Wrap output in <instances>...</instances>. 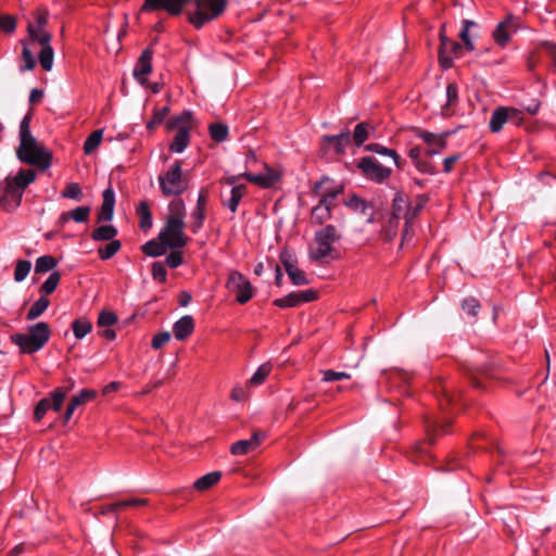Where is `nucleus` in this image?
I'll return each mask as SVG.
<instances>
[{
  "instance_id": "19",
  "label": "nucleus",
  "mask_w": 556,
  "mask_h": 556,
  "mask_svg": "<svg viewBox=\"0 0 556 556\" xmlns=\"http://www.w3.org/2000/svg\"><path fill=\"white\" fill-rule=\"evenodd\" d=\"M408 212H412V205L409 203L408 195L403 191H397L392 200V218H405L406 222H408Z\"/></svg>"
},
{
  "instance_id": "32",
  "label": "nucleus",
  "mask_w": 556,
  "mask_h": 556,
  "mask_svg": "<svg viewBox=\"0 0 556 556\" xmlns=\"http://www.w3.org/2000/svg\"><path fill=\"white\" fill-rule=\"evenodd\" d=\"M220 478H222L220 471L208 472V473L202 476L201 478H199L193 483V489H195L198 491H206V490L211 489L213 485H215L220 480Z\"/></svg>"
},
{
  "instance_id": "45",
  "label": "nucleus",
  "mask_w": 556,
  "mask_h": 556,
  "mask_svg": "<svg viewBox=\"0 0 556 556\" xmlns=\"http://www.w3.org/2000/svg\"><path fill=\"white\" fill-rule=\"evenodd\" d=\"M271 369L273 365L269 362L262 364L253 374V376L249 380V383L251 386H261L269 376Z\"/></svg>"
},
{
  "instance_id": "3",
  "label": "nucleus",
  "mask_w": 556,
  "mask_h": 556,
  "mask_svg": "<svg viewBox=\"0 0 556 556\" xmlns=\"http://www.w3.org/2000/svg\"><path fill=\"white\" fill-rule=\"evenodd\" d=\"M36 179L34 169L21 168L16 176L0 181V207L12 212L21 205L25 189Z\"/></svg>"
},
{
  "instance_id": "60",
  "label": "nucleus",
  "mask_w": 556,
  "mask_h": 556,
  "mask_svg": "<svg viewBox=\"0 0 556 556\" xmlns=\"http://www.w3.org/2000/svg\"><path fill=\"white\" fill-rule=\"evenodd\" d=\"M50 408L51 400L49 397L41 399L35 406L34 419L40 421Z\"/></svg>"
},
{
  "instance_id": "5",
  "label": "nucleus",
  "mask_w": 556,
  "mask_h": 556,
  "mask_svg": "<svg viewBox=\"0 0 556 556\" xmlns=\"http://www.w3.org/2000/svg\"><path fill=\"white\" fill-rule=\"evenodd\" d=\"M182 160H175L169 168L159 176L160 189L165 197H179L188 188V179L182 173Z\"/></svg>"
},
{
  "instance_id": "36",
  "label": "nucleus",
  "mask_w": 556,
  "mask_h": 556,
  "mask_svg": "<svg viewBox=\"0 0 556 556\" xmlns=\"http://www.w3.org/2000/svg\"><path fill=\"white\" fill-rule=\"evenodd\" d=\"M192 121V113L191 111H184L181 114L170 117L166 122V129L172 131L175 129H179L181 126H188L190 122Z\"/></svg>"
},
{
  "instance_id": "59",
  "label": "nucleus",
  "mask_w": 556,
  "mask_h": 556,
  "mask_svg": "<svg viewBox=\"0 0 556 556\" xmlns=\"http://www.w3.org/2000/svg\"><path fill=\"white\" fill-rule=\"evenodd\" d=\"M21 58L24 61V65L20 66L21 72L31 71L35 68L36 60L33 52L26 46L23 47Z\"/></svg>"
},
{
  "instance_id": "48",
  "label": "nucleus",
  "mask_w": 556,
  "mask_h": 556,
  "mask_svg": "<svg viewBox=\"0 0 556 556\" xmlns=\"http://www.w3.org/2000/svg\"><path fill=\"white\" fill-rule=\"evenodd\" d=\"M477 24L473 21L464 20L463 21V27L459 33L460 40L463 41L464 50L472 51L475 49L473 42L471 41L469 37V28L471 26H476Z\"/></svg>"
},
{
  "instance_id": "30",
  "label": "nucleus",
  "mask_w": 556,
  "mask_h": 556,
  "mask_svg": "<svg viewBox=\"0 0 556 556\" xmlns=\"http://www.w3.org/2000/svg\"><path fill=\"white\" fill-rule=\"evenodd\" d=\"M343 204L350 208L353 212L366 214L368 208H372V203L366 201L365 199L361 198L356 193H352L344 202Z\"/></svg>"
},
{
  "instance_id": "51",
  "label": "nucleus",
  "mask_w": 556,
  "mask_h": 556,
  "mask_svg": "<svg viewBox=\"0 0 556 556\" xmlns=\"http://www.w3.org/2000/svg\"><path fill=\"white\" fill-rule=\"evenodd\" d=\"M169 113V108L155 109L152 118L147 123L148 130H154L157 126L163 124L165 117Z\"/></svg>"
},
{
  "instance_id": "26",
  "label": "nucleus",
  "mask_w": 556,
  "mask_h": 556,
  "mask_svg": "<svg viewBox=\"0 0 556 556\" xmlns=\"http://www.w3.org/2000/svg\"><path fill=\"white\" fill-rule=\"evenodd\" d=\"M375 130L376 127L374 125L368 122H362L355 126L353 135L351 136V142L353 141L357 148L362 147Z\"/></svg>"
},
{
  "instance_id": "27",
  "label": "nucleus",
  "mask_w": 556,
  "mask_h": 556,
  "mask_svg": "<svg viewBox=\"0 0 556 556\" xmlns=\"http://www.w3.org/2000/svg\"><path fill=\"white\" fill-rule=\"evenodd\" d=\"M247 186L243 184L233 186L230 191V198L222 201L223 205L226 206L231 213H236L241 199L247 193Z\"/></svg>"
},
{
  "instance_id": "4",
  "label": "nucleus",
  "mask_w": 556,
  "mask_h": 556,
  "mask_svg": "<svg viewBox=\"0 0 556 556\" xmlns=\"http://www.w3.org/2000/svg\"><path fill=\"white\" fill-rule=\"evenodd\" d=\"M51 328L45 321L28 326L27 333H13L12 343L18 346L21 354H34L40 351L50 340Z\"/></svg>"
},
{
  "instance_id": "24",
  "label": "nucleus",
  "mask_w": 556,
  "mask_h": 556,
  "mask_svg": "<svg viewBox=\"0 0 556 556\" xmlns=\"http://www.w3.org/2000/svg\"><path fill=\"white\" fill-rule=\"evenodd\" d=\"M445 27H446L445 23H443L440 27V31H439L440 46H439L438 54H439L440 66L443 70H448V68L453 67L454 63H453L452 58L450 55H446V42L450 38L445 34Z\"/></svg>"
},
{
  "instance_id": "2",
  "label": "nucleus",
  "mask_w": 556,
  "mask_h": 556,
  "mask_svg": "<svg viewBox=\"0 0 556 556\" xmlns=\"http://www.w3.org/2000/svg\"><path fill=\"white\" fill-rule=\"evenodd\" d=\"M31 118L33 112L29 111L21 121L18 134L20 146L16 149V155L22 163L33 165L45 170L51 166L52 155L31 135Z\"/></svg>"
},
{
  "instance_id": "18",
  "label": "nucleus",
  "mask_w": 556,
  "mask_h": 556,
  "mask_svg": "<svg viewBox=\"0 0 556 556\" xmlns=\"http://www.w3.org/2000/svg\"><path fill=\"white\" fill-rule=\"evenodd\" d=\"M102 205L97 214V222H110L114 215L115 193L112 187L106 188L102 193Z\"/></svg>"
},
{
  "instance_id": "56",
  "label": "nucleus",
  "mask_w": 556,
  "mask_h": 556,
  "mask_svg": "<svg viewBox=\"0 0 556 556\" xmlns=\"http://www.w3.org/2000/svg\"><path fill=\"white\" fill-rule=\"evenodd\" d=\"M117 321L118 318L114 312L103 309L98 316L97 325L99 327H111L114 326Z\"/></svg>"
},
{
  "instance_id": "1",
  "label": "nucleus",
  "mask_w": 556,
  "mask_h": 556,
  "mask_svg": "<svg viewBox=\"0 0 556 556\" xmlns=\"http://www.w3.org/2000/svg\"><path fill=\"white\" fill-rule=\"evenodd\" d=\"M228 0H144L141 12L164 10L172 16L185 13L187 22L197 30L224 14Z\"/></svg>"
},
{
  "instance_id": "37",
  "label": "nucleus",
  "mask_w": 556,
  "mask_h": 556,
  "mask_svg": "<svg viewBox=\"0 0 556 556\" xmlns=\"http://www.w3.org/2000/svg\"><path fill=\"white\" fill-rule=\"evenodd\" d=\"M137 214L140 217V228L143 231L152 227V213L147 201H141L137 207Z\"/></svg>"
},
{
  "instance_id": "9",
  "label": "nucleus",
  "mask_w": 556,
  "mask_h": 556,
  "mask_svg": "<svg viewBox=\"0 0 556 556\" xmlns=\"http://www.w3.org/2000/svg\"><path fill=\"white\" fill-rule=\"evenodd\" d=\"M357 168L361 170L364 177L377 184H382L392 174L391 168L382 166L372 156H364L359 159L357 162Z\"/></svg>"
},
{
  "instance_id": "21",
  "label": "nucleus",
  "mask_w": 556,
  "mask_h": 556,
  "mask_svg": "<svg viewBox=\"0 0 556 556\" xmlns=\"http://www.w3.org/2000/svg\"><path fill=\"white\" fill-rule=\"evenodd\" d=\"M194 331V319L191 315H185L175 321L173 326V333L179 341H185Z\"/></svg>"
},
{
  "instance_id": "50",
  "label": "nucleus",
  "mask_w": 556,
  "mask_h": 556,
  "mask_svg": "<svg viewBox=\"0 0 556 556\" xmlns=\"http://www.w3.org/2000/svg\"><path fill=\"white\" fill-rule=\"evenodd\" d=\"M61 197L65 199H72L75 201H81L84 198L83 190L77 182H70L66 185L64 190L61 192Z\"/></svg>"
},
{
  "instance_id": "62",
  "label": "nucleus",
  "mask_w": 556,
  "mask_h": 556,
  "mask_svg": "<svg viewBox=\"0 0 556 556\" xmlns=\"http://www.w3.org/2000/svg\"><path fill=\"white\" fill-rule=\"evenodd\" d=\"M166 265L162 262H154L152 264V277L161 283H165L167 280Z\"/></svg>"
},
{
  "instance_id": "12",
  "label": "nucleus",
  "mask_w": 556,
  "mask_h": 556,
  "mask_svg": "<svg viewBox=\"0 0 556 556\" xmlns=\"http://www.w3.org/2000/svg\"><path fill=\"white\" fill-rule=\"evenodd\" d=\"M462 370L473 388L482 391L488 390L483 379L492 377L489 365H465Z\"/></svg>"
},
{
  "instance_id": "42",
  "label": "nucleus",
  "mask_w": 556,
  "mask_h": 556,
  "mask_svg": "<svg viewBox=\"0 0 556 556\" xmlns=\"http://www.w3.org/2000/svg\"><path fill=\"white\" fill-rule=\"evenodd\" d=\"M102 136H103V130L97 129V130L92 131L87 137V139L84 142L85 154H91L92 152H94L98 149V147L101 143Z\"/></svg>"
},
{
  "instance_id": "8",
  "label": "nucleus",
  "mask_w": 556,
  "mask_h": 556,
  "mask_svg": "<svg viewBox=\"0 0 556 556\" xmlns=\"http://www.w3.org/2000/svg\"><path fill=\"white\" fill-rule=\"evenodd\" d=\"M226 288L236 294V300L240 304L248 303L254 295V288L250 280L238 270L229 273Z\"/></svg>"
},
{
  "instance_id": "58",
  "label": "nucleus",
  "mask_w": 556,
  "mask_h": 556,
  "mask_svg": "<svg viewBox=\"0 0 556 556\" xmlns=\"http://www.w3.org/2000/svg\"><path fill=\"white\" fill-rule=\"evenodd\" d=\"M90 206H78L68 212L71 217L76 223H86L89 219Z\"/></svg>"
},
{
  "instance_id": "53",
  "label": "nucleus",
  "mask_w": 556,
  "mask_h": 556,
  "mask_svg": "<svg viewBox=\"0 0 556 556\" xmlns=\"http://www.w3.org/2000/svg\"><path fill=\"white\" fill-rule=\"evenodd\" d=\"M31 269V263L27 260H18L14 270V280L16 282L23 281Z\"/></svg>"
},
{
  "instance_id": "46",
  "label": "nucleus",
  "mask_w": 556,
  "mask_h": 556,
  "mask_svg": "<svg viewBox=\"0 0 556 556\" xmlns=\"http://www.w3.org/2000/svg\"><path fill=\"white\" fill-rule=\"evenodd\" d=\"M98 395V392L93 389H83L78 394L72 396L70 402L75 405V407H79L85 405L86 403L94 400Z\"/></svg>"
},
{
  "instance_id": "14",
  "label": "nucleus",
  "mask_w": 556,
  "mask_h": 556,
  "mask_svg": "<svg viewBox=\"0 0 556 556\" xmlns=\"http://www.w3.org/2000/svg\"><path fill=\"white\" fill-rule=\"evenodd\" d=\"M543 56H547L553 66L556 67V43L545 41L542 42L538 51H532L527 56V67L529 71H534Z\"/></svg>"
},
{
  "instance_id": "63",
  "label": "nucleus",
  "mask_w": 556,
  "mask_h": 556,
  "mask_svg": "<svg viewBox=\"0 0 556 556\" xmlns=\"http://www.w3.org/2000/svg\"><path fill=\"white\" fill-rule=\"evenodd\" d=\"M428 200H429V197L427 194L417 195L415 206H412V212H408V222L416 218L419 215V213L426 206Z\"/></svg>"
},
{
  "instance_id": "33",
  "label": "nucleus",
  "mask_w": 556,
  "mask_h": 556,
  "mask_svg": "<svg viewBox=\"0 0 556 556\" xmlns=\"http://www.w3.org/2000/svg\"><path fill=\"white\" fill-rule=\"evenodd\" d=\"M117 236V229L113 225H102L91 232L93 241H112Z\"/></svg>"
},
{
  "instance_id": "11",
  "label": "nucleus",
  "mask_w": 556,
  "mask_h": 556,
  "mask_svg": "<svg viewBox=\"0 0 556 556\" xmlns=\"http://www.w3.org/2000/svg\"><path fill=\"white\" fill-rule=\"evenodd\" d=\"M351 143V132L349 129L339 135H325L320 139V149L327 153L332 151L336 155L345 152V148Z\"/></svg>"
},
{
  "instance_id": "17",
  "label": "nucleus",
  "mask_w": 556,
  "mask_h": 556,
  "mask_svg": "<svg viewBox=\"0 0 556 556\" xmlns=\"http://www.w3.org/2000/svg\"><path fill=\"white\" fill-rule=\"evenodd\" d=\"M516 30V21L513 15H508L500 22L493 30V38L500 47H505L510 39L511 31Z\"/></svg>"
},
{
  "instance_id": "57",
  "label": "nucleus",
  "mask_w": 556,
  "mask_h": 556,
  "mask_svg": "<svg viewBox=\"0 0 556 556\" xmlns=\"http://www.w3.org/2000/svg\"><path fill=\"white\" fill-rule=\"evenodd\" d=\"M462 308L466 314L476 317L480 309V303L476 298L469 296L462 301Z\"/></svg>"
},
{
  "instance_id": "23",
  "label": "nucleus",
  "mask_w": 556,
  "mask_h": 556,
  "mask_svg": "<svg viewBox=\"0 0 556 556\" xmlns=\"http://www.w3.org/2000/svg\"><path fill=\"white\" fill-rule=\"evenodd\" d=\"M190 143V126H181L169 144L172 153H182Z\"/></svg>"
},
{
  "instance_id": "39",
  "label": "nucleus",
  "mask_w": 556,
  "mask_h": 556,
  "mask_svg": "<svg viewBox=\"0 0 556 556\" xmlns=\"http://www.w3.org/2000/svg\"><path fill=\"white\" fill-rule=\"evenodd\" d=\"M58 265V260L52 255H43L36 260L35 273L43 274L52 270Z\"/></svg>"
},
{
  "instance_id": "31",
  "label": "nucleus",
  "mask_w": 556,
  "mask_h": 556,
  "mask_svg": "<svg viewBox=\"0 0 556 556\" xmlns=\"http://www.w3.org/2000/svg\"><path fill=\"white\" fill-rule=\"evenodd\" d=\"M331 211L332 207L327 204H321V201L319 200L318 204L312 210L311 219L316 225H323L331 218Z\"/></svg>"
},
{
  "instance_id": "47",
  "label": "nucleus",
  "mask_w": 556,
  "mask_h": 556,
  "mask_svg": "<svg viewBox=\"0 0 556 556\" xmlns=\"http://www.w3.org/2000/svg\"><path fill=\"white\" fill-rule=\"evenodd\" d=\"M122 248L119 240H112L105 247L98 249V255L102 261L112 258Z\"/></svg>"
},
{
  "instance_id": "13",
  "label": "nucleus",
  "mask_w": 556,
  "mask_h": 556,
  "mask_svg": "<svg viewBox=\"0 0 556 556\" xmlns=\"http://www.w3.org/2000/svg\"><path fill=\"white\" fill-rule=\"evenodd\" d=\"M152 58L153 50L151 48H146L136 62L132 74L141 86L149 85L147 76L152 72Z\"/></svg>"
},
{
  "instance_id": "20",
  "label": "nucleus",
  "mask_w": 556,
  "mask_h": 556,
  "mask_svg": "<svg viewBox=\"0 0 556 556\" xmlns=\"http://www.w3.org/2000/svg\"><path fill=\"white\" fill-rule=\"evenodd\" d=\"M245 180L262 188H270L280 180V175L266 165L265 174H247Z\"/></svg>"
},
{
  "instance_id": "64",
  "label": "nucleus",
  "mask_w": 556,
  "mask_h": 556,
  "mask_svg": "<svg viewBox=\"0 0 556 556\" xmlns=\"http://www.w3.org/2000/svg\"><path fill=\"white\" fill-rule=\"evenodd\" d=\"M0 29L7 34H13L16 29V20L12 15L0 16Z\"/></svg>"
},
{
  "instance_id": "34",
  "label": "nucleus",
  "mask_w": 556,
  "mask_h": 556,
  "mask_svg": "<svg viewBox=\"0 0 556 556\" xmlns=\"http://www.w3.org/2000/svg\"><path fill=\"white\" fill-rule=\"evenodd\" d=\"M168 217L166 220H180L185 222V214H186V207L185 202L181 198L177 197L176 199L172 200L168 204Z\"/></svg>"
},
{
  "instance_id": "61",
  "label": "nucleus",
  "mask_w": 556,
  "mask_h": 556,
  "mask_svg": "<svg viewBox=\"0 0 556 556\" xmlns=\"http://www.w3.org/2000/svg\"><path fill=\"white\" fill-rule=\"evenodd\" d=\"M184 263V253L181 250H170L165 258V265L170 268H177Z\"/></svg>"
},
{
  "instance_id": "7",
  "label": "nucleus",
  "mask_w": 556,
  "mask_h": 556,
  "mask_svg": "<svg viewBox=\"0 0 556 556\" xmlns=\"http://www.w3.org/2000/svg\"><path fill=\"white\" fill-rule=\"evenodd\" d=\"M186 224L180 220H166L164 227L159 232L157 239L163 240L169 250H181L189 241L184 232Z\"/></svg>"
},
{
  "instance_id": "41",
  "label": "nucleus",
  "mask_w": 556,
  "mask_h": 556,
  "mask_svg": "<svg viewBox=\"0 0 556 556\" xmlns=\"http://www.w3.org/2000/svg\"><path fill=\"white\" fill-rule=\"evenodd\" d=\"M211 138L216 142H224L228 138L229 129L224 123H213L208 126Z\"/></svg>"
},
{
  "instance_id": "52",
  "label": "nucleus",
  "mask_w": 556,
  "mask_h": 556,
  "mask_svg": "<svg viewBox=\"0 0 556 556\" xmlns=\"http://www.w3.org/2000/svg\"><path fill=\"white\" fill-rule=\"evenodd\" d=\"M53 49L51 46L41 48L39 52V63L45 71H50L53 65Z\"/></svg>"
},
{
  "instance_id": "43",
  "label": "nucleus",
  "mask_w": 556,
  "mask_h": 556,
  "mask_svg": "<svg viewBox=\"0 0 556 556\" xmlns=\"http://www.w3.org/2000/svg\"><path fill=\"white\" fill-rule=\"evenodd\" d=\"M344 192V185L343 184H339L337 187L334 188H325L321 197H320V201H321V204H327L329 205L330 207H333V201Z\"/></svg>"
},
{
  "instance_id": "54",
  "label": "nucleus",
  "mask_w": 556,
  "mask_h": 556,
  "mask_svg": "<svg viewBox=\"0 0 556 556\" xmlns=\"http://www.w3.org/2000/svg\"><path fill=\"white\" fill-rule=\"evenodd\" d=\"M191 225L190 229L193 233H197L203 226L204 219H205V211L200 207H194L193 212L191 213Z\"/></svg>"
},
{
  "instance_id": "28",
  "label": "nucleus",
  "mask_w": 556,
  "mask_h": 556,
  "mask_svg": "<svg viewBox=\"0 0 556 556\" xmlns=\"http://www.w3.org/2000/svg\"><path fill=\"white\" fill-rule=\"evenodd\" d=\"M507 106L496 108L490 118L489 127L492 132H500L508 122Z\"/></svg>"
},
{
  "instance_id": "29",
  "label": "nucleus",
  "mask_w": 556,
  "mask_h": 556,
  "mask_svg": "<svg viewBox=\"0 0 556 556\" xmlns=\"http://www.w3.org/2000/svg\"><path fill=\"white\" fill-rule=\"evenodd\" d=\"M169 248L163 240L152 239L141 247V251L150 257H159L166 254Z\"/></svg>"
},
{
  "instance_id": "49",
  "label": "nucleus",
  "mask_w": 556,
  "mask_h": 556,
  "mask_svg": "<svg viewBox=\"0 0 556 556\" xmlns=\"http://www.w3.org/2000/svg\"><path fill=\"white\" fill-rule=\"evenodd\" d=\"M29 37L43 47L50 46L51 35L46 31L37 29L34 25L29 24L27 27Z\"/></svg>"
},
{
  "instance_id": "22",
  "label": "nucleus",
  "mask_w": 556,
  "mask_h": 556,
  "mask_svg": "<svg viewBox=\"0 0 556 556\" xmlns=\"http://www.w3.org/2000/svg\"><path fill=\"white\" fill-rule=\"evenodd\" d=\"M415 131V135L422 139L428 146H437L439 147L440 149H445L446 146H447V137L451 136L452 134H454V131H444L440 135H435L433 132H430L428 130H424V129H420V128H415L414 129Z\"/></svg>"
},
{
  "instance_id": "44",
  "label": "nucleus",
  "mask_w": 556,
  "mask_h": 556,
  "mask_svg": "<svg viewBox=\"0 0 556 556\" xmlns=\"http://www.w3.org/2000/svg\"><path fill=\"white\" fill-rule=\"evenodd\" d=\"M61 280V274L60 271H52L48 279L40 286L39 292L47 296L51 293H53Z\"/></svg>"
},
{
  "instance_id": "40",
  "label": "nucleus",
  "mask_w": 556,
  "mask_h": 556,
  "mask_svg": "<svg viewBox=\"0 0 556 556\" xmlns=\"http://www.w3.org/2000/svg\"><path fill=\"white\" fill-rule=\"evenodd\" d=\"M458 103V86L456 83H450L446 87V103L442 106L445 115H450L448 110Z\"/></svg>"
},
{
  "instance_id": "10",
  "label": "nucleus",
  "mask_w": 556,
  "mask_h": 556,
  "mask_svg": "<svg viewBox=\"0 0 556 556\" xmlns=\"http://www.w3.org/2000/svg\"><path fill=\"white\" fill-rule=\"evenodd\" d=\"M279 261L294 286H306L309 283L305 273L298 267V260L290 249L285 248L280 251Z\"/></svg>"
},
{
  "instance_id": "38",
  "label": "nucleus",
  "mask_w": 556,
  "mask_h": 556,
  "mask_svg": "<svg viewBox=\"0 0 556 556\" xmlns=\"http://www.w3.org/2000/svg\"><path fill=\"white\" fill-rule=\"evenodd\" d=\"M72 330L75 338L81 340L92 330V324L87 318H76L72 323Z\"/></svg>"
},
{
  "instance_id": "35",
  "label": "nucleus",
  "mask_w": 556,
  "mask_h": 556,
  "mask_svg": "<svg viewBox=\"0 0 556 556\" xmlns=\"http://www.w3.org/2000/svg\"><path fill=\"white\" fill-rule=\"evenodd\" d=\"M49 305H50V300L47 296L41 295L28 309V312L26 314V319L27 320L37 319L45 313V311L49 307Z\"/></svg>"
},
{
  "instance_id": "55",
  "label": "nucleus",
  "mask_w": 556,
  "mask_h": 556,
  "mask_svg": "<svg viewBox=\"0 0 556 556\" xmlns=\"http://www.w3.org/2000/svg\"><path fill=\"white\" fill-rule=\"evenodd\" d=\"M274 305L280 308L296 307L299 306V299L296 292H290L289 294L276 299Z\"/></svg>"
},
{
  "instance_id": "15",
  "label": "nucleus",
  "mask_w": 556,
  "mask_h": 556,
  "mask_svg": "<svg viewBox=\"0 0 556 556\" xmlns=\"http://www.w3.org/2000/svg\"><path fill=\"white\" fill-rule=\"evenodd\" d=\"M452 424V419L447 416L437 418L426 417L425 428L429 444H433L435 437L447 432V427Z\"/></svg>"
},
{
  "instance_id": "6",
  "label": "nucleus",
  "mask_w": 556,
  "mask_h": 556,
  "mask_svg": "<svg viewBox=\"0 0 556 556\" xmlns=\"http://www.w3.org/2000/svg\"><path fill=\"white\" fill-rule=\"evenodd\" d=\"M337 228L333 225H327L326 227L315 232V241L318 244L317 249L311 252V258L317 262H323L326 257L333 255L334 249L332 244L339 240Z\"/></svg>"
},
{
  "instance_id": "25",
  "label": "nucleus",
  "mask_w": 556,
  "mask_h": 556,
  "mask_svg": "<svg viewBox=\"0 0 556 556\" xmlns=\"http://www.w3.org/2000/svg\"><path fill=\"white\" fill-rule=\"evenodd\" d=\"M149 500L147 498H129L118 501L116 503L105 504L101 507L102 515L115 514L118 508L136 507L148 505Z\"/></svg>"
},
{
  "instance_id": "16",
  "label": "nucleus",
  "mask_w": 556,
  "mask_h": 556,
  "mask_svg": "<svg viewBox=\"0 0 556 556\" xmlns=\"http://www.w3.org/2000/svg\"><path fill=\"white\" fill-rule=\"evenodd\" d=\"M266 438V433L262 430H255L248 440H239L230 446L232 455H245L258 447L261 442Z\"/></svg>"
}]
</instances>
